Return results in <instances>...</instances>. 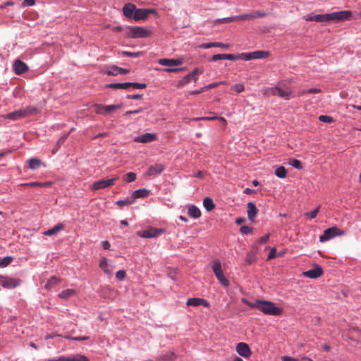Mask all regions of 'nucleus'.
Returning <instances> with one entry per match:
<instances>
[{
  "instance_id": "f257e3e1",
  "label": "nucleus",
  "mask_w": 361,
  "mask_h": 361,
  "mask_svg": "<svg viewBox=\"0 0 361 361\" xmlns=\"http://www.w3.org/2000/svg\"><path fill=\"white\" fill-rule=\"evenodd\" d=\"M352 16V13L349 11H343L334 12L331 13L314 15V20L316 22H338L348 20Z\"/></svg>"
},
{
  "instance_id": "f03ea898",
  "label": "nucleus",
  "mask_w": 361,
  "mask_h": 361,
  "mask_svg": "<svg viewBox=\"0 0 361 361\" xmlns=\"http://www.w3.org/2000/svg\"><path fill=\"white\" fill-rule=\"evenodd\" d=\"M259 310L265 314L277 316L282 313V310L276 307L274 302L261 300Z\"/></svg>"
},
{
  "instance_id": "7ed1b4c3",
  "label": "nucleus",
  "mask_w": 361,
  "mask_h": 361,
  "mask_svg": "<svg viewBox=\"0 0 361 361\" xmlns=\"http://www.w3.org/2000/svg\"><path fill=\"white\" fill-rule=\"evenodd\" d=\"M212 269H213V271H214L216 277L217 278L219 281L221 283V284L226 287L228 286L229 281L224 275L220 261L215 260L214 262Z\"/></svg>"
},
{
  "instance_id": "20e7f679",
  "label": "nucleus",
  "mask_w": 361,
  "mask_h": 361,
  "mask_svg": "<svg viewBox=\"0 0 361 361\" xmlns=\"http://www.w3.org/2000/svg\"><path fill=\"white\" fill-rule=\"evenodd\" d=\"M345 234L343 231L338 229L337 227H331L326 229L324 233L319 236V241L322 243L326 242L332 238L338 235H343Z\"/></svg>"
},
{
  "instance_id": "39448f33",
  "label": "nucleus",
  "mask_w": 361,
  "mask_h": 361,
  "mask_svg": "<svg viewBox=\"0 0 361 361\" xmlns=\"http://www.w3.org/2000/svg\"><path fill=\"white\" fill-rule=\"evenodd\" d=\"M21 283V280L16 278H12L7 276H0V285L8 289L14 288Z\"/></svg>"
},
{
  "instance_id": "423d86ee",
  "label": "nucleus",
  "mask_w": 361,
  "mask_h": 361,
  "mask_svg": "<svg viewBox=\"0 0 361 361\" xmlns=\"http://www.w3.org/2000/svg\"><path fill=\"white\" fill-rule=\"evenodd\" d=\"M122 104H113L104 106L102 104H95L94 112L97 114L108 115L111 114L114 111L121 108Z\"/></svg>"
},
{
  "instance_id": "0eeeda50",
  "label": "nucleus",
  "mask_w": 361,
  "mask_h": 361,
  "mask_svg": "<svg viewBox=\"0 0 361 361\" xmlns=\"http://www.w3.org/2000/svg\"><path fill=\"white\" fill-rule=\"evenodd\" d=\"M203 73L202 70L195 68L192 73L185 75L181 80L178 83V87H182L186 84L189 83L191 80L196 82L198 79V75Z\"/></svg>"
},
{
  "instance_id": "6e6552de",
  "label": "nucleus",
  "mask_w": 361,
  "mask_h": 361,
  "mask_svg": "<svg viewBox=\"0 0 361 361\" xmlns=\"http://www.w3.org/2000/svg\"><path fill=\"white\" fill-rule=\"evenodd\" d=\"M151 32L142 27H130L128 36L133 38L147 37Z\"/></svg>"
},
{
  "instance_id": "1a4fd4ad",
  "label": "nucleus",
  "mask_w": 361,
  "mask_h": 361,
  "mask_svg": "<svg viewBox=\"0 0 361 361\" xmlns=\"http://www.w3.org/2000/svg\"><path fill=\"white\" fill-rule=\"evenodd\" d=\"M117 180H118V176H115L112 178H109V179H106V180H99L92 184V190H97L104 189L106 188H109V187L113 185Z\"/></svg>"
},
{
  "instance_id": "9d476101",
  "label": "nucleus",
  "mask_w": 361,
  "mask_h": 361,
  "mask_svg": "<svg viewBox=\"0 0 361 361\" xmlns=\"http://www.w3.org/2000/svg\"><path fill=\"white\" fill-rule=\"evenodd\" d=\"M164 229L162 228H149L147 230L137 231V235L142 238H156L164 233Z\"/></svg>"
},
{
  "instance_id": "9b49d317",
  "label": "nucleus",
  "mask_w": 361,
  "mask_h": 361,
  "mask_svg": "<svg viewBox=\"0 0 361 361\" xmlns=\"http://www.w3.org/2000/svg\"><path fill=\"white\" fill-rule=\"evenodd\" d=\"M269 91L271 94L278 95L279 97L286 100H289L291 97H293L292 92L289 89L283 90L280 86H276L275 87L271 88Z\"/></svg>"
},
{
  "instance_id": "f8f14e48",
  "label": "nucleus",
  "mask_w": 361,
  "mask_h": 361,
  "mask_svg": "<svg viewBox=\"0 0 361 361\" xmlns=\"http://www.w3.org/2000/svg\"><path fill=\"white\" fill-rule=\"evenodd\" d=\"M266 16V13L259 11H255L249 13L238 16V20H251Z\"/></svg>"
},
{
  "instance_id": "ddd939ff",
  "label": "nucleus",
  "mask_w": 361,
  "mask_h": 361,
  "mask_svg": "<svg viewBox=\"0 0 361 361\" xmlns=\"http://www.w3.org/2000/svg\"><path fill=\"white\" fill-rule=\"evenodd\" d=\"M152 13H154V11L152 9L136 8L135 12L133 16V18L135 21L145 20L148 17V16Z\"/></svg>"
},
{
  "instance_id": "4468645a",
  "label": "nucleus",
  "mask_w": 361,
  "mask_h": 361,
  "mask_svg": "<svg viewBox=\"0 0 361 361\" xmlns=\"http://www.w3.org/2000/svg\"><path fill=\"white\" fill-rule=\"evenodd\" d=\"M157 139L156 134L147 133L145 134L137 136L134 138V141L140 143H148Z\"/></svg>"
},
{
  "instance_id": "2eb2a0df",
  "label": "nucleus",
  "mask_w": 361,
  "mask_h": 361,
  "mask_svg": "<svg viewBox=\"0 0 361 361\" xmlns=\"http://www.w3.org/2000/svg\"><path fill=\"white\" fill-rule=\"evenodd\" d=\"M236 351L244 357H250L252 353L249 345L245 343H239L236 346Z\"/></svg>"
},
{
  "instance_id": "dca6fc26",
  "label": "nucleus",
  "mask_w": 361,
  "mask_h": 361,
  "mask_svg": "<svg viewBox=\"0 0 361 361\" xmlns=\"http://www.w3.org/2000/svg\"><path fill=\"white\" fill-rule=\"evenodd\" d=\"M28 70V66L22 61L16 59L13 63V71L16 75H21Z\"/></svg>"
},
{
  "instance_id": "f3484780",
  "label": "nucleus",
  "mask_w": 361,
  "mask_h": 361,
  "mask_svg": "<svg viewBox=\"0 0 361 361\" xmlns=\"http://www.w3.org/2000/svg\"><path fill=\"white\" fill-rule=\"evenodd\" d=\"M247 218L250 221H253L255 217L257 216L259 210L257 208L255 204L252 202L247 204Z\"/></svg>"
},
{
  "instance_id": "a211bd4d",
  "label": "nucleus",
  "mask_w": 361,
  "mask_h": 361,
  "mask_svg": "<svg viewBox=\"0 0 361 361\" xmlns=\"http://www.w3.org/2000/svg\"><path fill=\"white\" fill-rule=\"evenodd\" d=\"M165 169V166L161 164H155L149 167L147 175L154 176L160 174Z\"/></svg>"
},
{
  "instance_id": "6ab92c4d",
  "label": "nucleus",
  "mask_w": 361,
  "mask_h": 361,
  "mask_svg": "<svg viewBox=\"0 0 361 361\" xmlns=\"http://www.w3.org/2000/svg\"><path fill=\"white\" fill-rule=\"evenodd\" d=\"M323 274L322 269L319 266H316L314 269L303 272V275L310 279H317Z\"/></svg>"
},
{
  "instance_id": "aec40b11",
  "label": "nucleus",
  "mask_w": 361,
  "mask_h": 361,
  "mask_svg": "<svg viewBox=\"0 0 361 361\" xmlns=\"http://www.w3.org/2000/svg\"><path fill=\"white\" fill-rule=\"evenodd\" d=\"M186 305L188 306H199V305H203L204 307H209V302L202 298H189L187 300Z\"/></svg>"
},
{
  "instance_id": "412c9836",
  "label": "nucleus",
  "mask_w": 361,
  "mask_h": 361,
  "mask_svg": "<svg viewBox=\"0 0 361 361\" xmlns=\"http://www.w3.org/2000/svg\"><path fill=\"white\" fill-rule=\"evenodd\" d=\"M200 47L202 49H209L212 47H220L223 49H228L231 47V44H224L222 42H209V43H204L200 45Z\"/></svg>"
},
{
  "instance_id": "4be33fe9",
  "label": "nucleus",
  "mask_w": 361,
  "mask_h": 361,
  "mask_svg": "<svg viewBox=\"0 0 361 361\" xmlns=\"http://www.w3.org/2000/svg\"><path fill=\"white\" fill-rule=\"evenodd\" d=\"M136 10V7L133 4H126L123 8V12L126 17L128 18H133Z\"/></svg>"
},
{
  "instance_id": "5701e85b",
  "label": "nucleus",
  "mask_w": 361,
  "mask_h": 361,
  "mask_svg": "<svg viewBox=\"0 0 361 361\" xmlns=\"http://www.w3.org/2000/svg\"><path fill=\"white\" fill-rule=\"evenodd\" d=\"M99 267L105 274H111L114 267L109 264L107 259L104 257L99 262Z\"/></svg>"
},
{
  "instance_id": "b1692460",
  "label": "nucleus",
  "mask_w": 361,
  "mask_h": 361,
  "mask_svg": "<svg viewBox=\"0 0 361 361\" xmlns=\"http://www.w3.org/2000/svg\"><path fill=\"white\" fill-rule=\"evenodd\" d=\"M181 59H159V63L162 66H178L182 63Z\"/></svg>"
},
{
  "instance_id": "393cba45",
  "label": "nucleus",
  "mask_w": 361,
  "mask_h": 361,
  "mask_svg": "<svg viewBox=\"0 0 361 361\" xmlns=\"http://www.w3.org/2000/svg\"><path fill=\"white\" fill-rule=\"evenodd\" d=\"M64 228V225L63 224H58L54 226L52 228L49 229L44 232V235H56L59 231H62Z\"/></svg>"
},
{
  "instance_id": "a878e982",
  "label": "nucleus",
  "mask_w": 361,
  "mask_h": 361,
  "mask_svg": "<svg viewBox=\"0 0 361 361\" xmlns=\"http://www.w3.org/2000/svg\"><path fill=\"white\" fill-rule=\"evenodd\" d=\"M149 194V191L147 189H138L133 192L132 199L134 201L137 198L147 197Z\"/></svg>"
},
{
  "instance_id": "bb28decb",
  "label": "nucleus",
  "mask_w": 361,
  "mask_h": 361,
  "mask_svg": "<svg viewBox=\"0 0 361 361\" xmlns=\"http://www.w3.org/2000/svg\"><path fill=\"white\" fill-rule=\"evenodd\" d=\"M21 110L25 118L37 114L39 112V110L36 107L31 106H26L25 108L21 109Z\"/></svg>"
},
{
  "instance_id": "cd10ccee",
  "label": "nucleus",
  "mask_w": 361,
  "mask_h": 361,
  "mask_svg": "<svg viewBox=\"0 0 361 361\" xmlns=\"http://www.w3.org/2000/svg\"><path fill=\"white\" fill-rule=\"evenodd\" d=\"M51 183L50 182H31L20 185L22 187H39L43 188L46 186H50Z\"/></svg>"
},
{
  "instance_id": "c85d7f7f",
  "label": "nucleus",
  "mask_w": 361,
  "mask_h": 361,
  "mask_svg": "<svg viewBox=\"0 0 361 361\" xmlns=\"http://www.w3.org/2000/svg\"><path fill=\"white\" fill-rule=\"evenodd\" d=\"M6 117L11 120H18L25 118L21 109L8 114Z\"/></svg>"
},
{
  "instance_id": "c756f323",
  "label": "nucleus",
  "mask_w": 361,
  "mask_h": 361,
  "mask_svg": "<svg viewBox=\"0 0 361 361\" xmlns=\"http://www.w3.org/2000/svg\"><path fill=\"white\" fill-rule=\"evenodd\" d=\"M188 214L190 216L195 218V219H197V218L200 217V216H201L200 210L199 209V208H197L195 205H192V206L189 207Z\"/></svg>"
},
{
  "instance_id": "7c9ffc66",
  "label": "nucleus",
  "mask_w": 361,
  "mask_h": 361,
  "mask_svg": "<svg viewBox=\"0 0 361 361\" xmlns=\"http://www.w3.org/2000/svg\"><path fill=\"white\" fill-rule=\"evenodd\" d=\"M61 281L60 279L52 276L50 278V279L47 281V283L45 284L44 287L46 289L49 290L54 287L56 285L59 284Z\"/></svg>"
},
{
  "instance_id": "2f4dec72",
  "label": "nucleus",
  "mask_w": 361,
  "mask_h": 361,
  "mask_svg": "<svg viewBox=\"0 0 361 361\" xmlns=\"http://www.w3.org/2000/svg\"><path fill=\"white\" fill-rule=\"evenodd\" d=\"M28 163H29V168L31 170H35V169L39 168V166L42 164V161H40V159H39L37 158H32V159H29Z\"/></svg>"
},
{
  "instance_id": "473e14b6",
  "label": "nucleus",
  "mask_w": 361,
  "mask_h": 361,
  "mask_svg": "<svg viewBox=\"0 0 361 361\" xmlns=\"http://www.w3.org/2000/svg\"><path fill=\"white\" fill-rule=\"evenodd\" d=\"M106 87L111 89H128L130 87V85L129 82L110 83L107 85Z\"/></svg>"
},
{
  "instance_id": "72a5a7b5",
  "label": "nucleus",
  "mask_w": 361,
  "mask_h": 361,
  "mask_svg": "<svg viewBox=\"0 0 361 361\" xmlns=\"http://www.w3.org/2000/svg\"><path fill=\"white\" fill-rule=\"evenodd\" d=\"M76 291L75 289H66L63 290L59 295V297L63 299H68L74 295H75Z\"/></svg>"
},
{
  "instance_id": "f704fd0d",
  "label": "nucleus",
  "mask_w": 361,
  "mask_h": 361,
  "mask_svg": "<svg viewBox=\"0 0 361 361\" xmlns=\"http://www.w3.org/2000/svg\"><path fill=\"white\" fill-rule=\"evenodd\" d=\"M203 205L208 212L212 211L215 207L214 202L210 197H205L204 199Z\"/></svg>"
},
{
  "instance_id": "c9c22d12",
  "label": "nucleus",
  "mask_w": 361,
  "mask_h": 361,
  "mask_svg": "<svg viewBox=\"0 0 361 361\" xmlns=\"http://www.w3.org/2000/svg\"><path fill=\"white\" fill-rule=\"evenodd\" d=\"M241 302L243 303H244L245 305H248L249 307H250L252 308H256V309L259 310L261 300H257L255 302H250L246 298H242L241 299Z\"/></svg>"
},
{
  "instance_id": "e433bc0d",
  "label": "nucleus",
  "mask_w": 361,
  "mask_h": 361,
  "mask_svg": "<svg viewBox=\"0 0 361 361\" xmlns=\"http://www.w3.org/2000/svg\"><path fill=\"white\" fill-rule=\"evenodd\" d=\"M275 175L280 178H285L287 176V171L285 167L279 166L275 171Z\"/></svg>"
},
{
  "instance_id": "4c0bfd02",
  "label": "nucleus",
  "mask_w": 361,
  "mask_h": 361,
  "mask_svg": "<svg viewBox=\"0 0 361 361\" xmlns=\"http://www.w3.org/2000/svg\"><path fill=\"white\" fill-rule=\"evenodd\" d=\"M252 59H264L269 56V53L268 51H256L252 52Z\"/></svg>"
},
{
  "instance_id": "58836bf2",
  "label": "nucleus",
  "mask_w": 361,
  "mask_h": 361,
  "mask_svg": "<svg viewBox=\"0 0 361 361\" xmlns=\"http://www.w3.org/2000/svg\"><path fill=\"white\" fill-rule=\"evenodd\" d=\"M69 361H90L89 359L84 355H75L70 356Z\"/></svg>"
},
{
  "instance_id": "ea45409f",
  "label": "nucleus",
  "mask_w": 361,
  "mask_h": 361,
  "mask_svg": "<svg viewBox=\"0 0 361 361\" xmlns=\"http://www.w3.org/2000/svg\"><path fill=\"white\" fill-rule=\"evenodd\" d=\"M238 20V16H233V17H228V18H224L221 19H219L217 21L219 23H229L234 21Z\"/></svg>"
},
{
  "instance_id": "a19ab883",
  "label": "nucleus",
  "mask_w": 361,
  "mask_h": 361,
  "mask_svg": "<svg viewBox=\"0 0 361 361\" xmlns=\"http://www.w3.org/2000/svg\"><path fill=\"white\" fill-rule=\"evenodd\" d=\"M136 179V174L133 172H129L126 173L124 177L123 180L126 181L127 183H130L134 181Z\"/></svg>"
},
{
  "instance_id": "79ce46f5",
  "label": "nucleus",
  "mask_w": 361,
  "mask_h": 361,
  "mask_svg": "<svg viewBox=\"0 0 361 361\" xmlns=\"http://www.w3.org/2000/svg\"><path fill=\"white\" fill-rule=\"evenodd\" d=\"M13 261V258L11 257H6L0 260V267H6L9 264H11Z\"/></svg>"
},
{
  "instance_id": "37998d69",
  "label": "nucleus",
  "mask_w": 361,
  "mask_h": 361,
  "mask_svg": "<svg viewBox=\"0 0 361 361\" xmlns=\"http://www.w3.org/2000/svg\"><path fill=\"white\" fill-rule=\"evenodd\" d=\"M240 231L242 234H250L253 231V228L248 226H243L240 227Z\"/></svg>"
},
{
  "instance_id": "c03bdc74",
  "label": "nucleus",
  "mask_w": 361,
  "mask_h": 361,
  "mask_svg": "<svg viewBox=\"0 0 361 361\" xmlns=\"http://www.w3.org/2000/svg\"><path fill=\"white\" fill-rule=\"evenodd\" d=\"M231 90L237 93H240L245 90V86L243 84H236L233 85Z\"/></svg>"
},
{
  "instance_id": "a18cd8bd",
  "label": "nucleus",
  "mask_w": 361,
  "mask_h": 361,
  "mask_svg": "<svg viewBox=\"0 0 361 361\" xmlns=\"http://www.w3.org/2000/svg\"><path fill=\"white\" fill-rule=\"evenodd\" d=\"M319 120L321 122L331 123L334 121V118L331 116H326V115H321L319 116Z\"/></svg>"
},
{
  "instance_id": "49530a36",
  "label": "nucleus",
  "mask_w": 361,
  "mask_h": 361,
  "mask_svg": "<svg viewBox=\"0 0 361 361\" xmlns=\"http://www.w3.org/2000/svg\"><path fill=\"white\" fill-rule=\"evenodd\" d=\"M133 202V200L131 198H128L126 200H118L117 202V204L120 207L124 206V205H128Z\"/></svg>"
},
{
  "instance_id": "de8ad7c7",
  "label": "nucleus",
  "mask_w": 361,
  "mask_h": 361,
  "mask_svg": "<svg viewBox=\"0 0 361 361\" xmlns=\"http://www.w3.org/2000/svg\"><path fill=\"white\" fill-rule=\"evenodd\" d=\"M111 69L117 71L118 74H121V75H126V74L129 73V72H130V71L128 69H124L122 68H119L116 66H112Z\"/></svg>"
},
{
  "instance_id": "09e8293b",
  "label": "nucleus",
  "mask_w": 361,
  "mask_h": 361,
  "mask_svg": "<svg viewBox=\"0 0 361 361\" xmlns=\"http://www.w3.org/2000/svg\"><path fill=\"white\" fill-rule=\"evenodd\" d=\"M245 261L247 264H251L254 262H255V254H253L252 252L247 253Z\"/></svg>"
},
{
  "instance_id": "8fccbe9b",
  "label": "nucleus",
  "mask_w": 361,
  "mask_h": 361,
  "mask_svg": "<svg viewBox=\"0 0 361 361\" xmlns=\"http://www.w3.org/2000/svg\"><path fill=\"white\" fill-rule=\"evenodd\" d=\"M239 59H241L245 61L252 60V59H253L252 52L242 53V54H239Z\"/></svg>"
},
{
  "instance_id": "3c124183",
  "label": "nucleus",
  "mask_w": 361,
  "mask_h": 361,
  "mask_svg": "<svg viewBox=\"0 0 361 361\" xmlns=\"http://www.w3.org/2000/svg\"><path fill=\"white\" fill-rule=\"evenodd\" d=\"M221 84H226V82L225 81H221L219 82H214V83H211V84H209L207 86H204L203 87V89L206 90H209V89H212V88H214V87H218L219 85H221Z\"/></svg>"
},
{
  "instance_id": "603ef678",
  "label": "nucleus",
  "mask_w": 361,
  "mask_h": 361,
  "mask_svg": "<svg viewBox=\"0 0 361 361\" xmlns=\"http://www.w3.org/2000/svg\"><path fill=\"white\" fill-rule=\"evenodd\" d=\"M121 54L123 56L138 57L141 54L140 52L122 51Z\"/></svg>"
},
{
  "instance_id": "864d4df0",
  "label": "nucleus",
  "mask_w": 361,
  "mask_h": 361,
  "mask_svg": "<svg viewBox=\"0 0 361 361\" xmlns=\"http://www.w3.org/2000/svg\"><path fill=\"white\" fill-rule=\"evenodd\" d=\"M130 87L135 89H144L147 87L145 83H138V82H129Z\"/></svg>"
},
{
  "instance_id": "5fc2aeb1",
  "label": "nucleus",
  "mask_w": 361,
  "mask_h": 361,
  "mask_svg": "<svg viewBox=\"0 0 361 361\" xmlns=\"http://www.w3.org/2000/svg\"><path fill=\"white\" fill-rule=\"evenodd\" d=\"M64 338H67V339L77 341H82L87 340L89 338V337H87V336L71 337V336H65Z\"/></svg>"
},
{
  "instance_id": "6e6d98bb",
  "label": "nucleus",
  "mask_w": 361,
  "mask_h": 361,
  "mask_svg": "<svg viewBox=\"0 0 361 361\" xmlns=\"http://www.w3.org/2000/svg\"><path fill=\"white\" fill-rule=\"evenodd\" d=\"M290 165L293 166L294 168L299 169V170L302 169L301 161L298 159H293L291 161Z\"/></svg>"
},
{
  "instance_id": "4d7b16f0",
  "label": "nucleus",
  "mask_w": 361,
  "mask_h": 361,
  "mask_svg": "<svg viewBox=\"0 0 361 361\" xmlns=\"http://www.w3.org/2000/svg\"><path fill=\"white\" fill-rule=\"evenodd\" d=\"M224 59L233 61V60L239 59V54L234 55V54H224Z\"/></svg>"
},
{
  "instance_id": "13d9d810",
  "label": "nucleus",
  "mask_w": 361,
  "mask_h": 361,
  "mask_svg": "<svg viewBox=\"0 0 361 361\" xmlns=\"http://www.w3.org/2000/svg\"><path fill=\"white\" fill-rule=\"evenodd\" d=\"M126 276V271L123 270H119L116 273V277L120 281L123 280Z\"/></svg>"
},
{
  "instance_id": "bf43d9fd",
  "label": "nucleus",
  "mask_w": 361,
  "mask_h": 361,
  "mask_svg": "<svg viewBox=\"0 0 361 361\" xmlns=\"http://www.w3.org/2000/svg\"><path fill=\"white\" fill-rule=\"evenodd\" d=\"M69 133H70L65 134L59 138V140L56 142V145L58 146V147H59L61 145H62L66 140L69 135Z\"/></svg>"
},
{
  "instance_id": "052dcab7",
  "label": "nucleus",
  "mask_w": 361,
  "mask_h": 361,
  "mask_svg": "<svg viewBox=\"0 0 361 361\" xmlns=\"http://www.w3.org/2000/svg\"><path fill=\"white\" fill-rule=\"evenodd\" d=\"M320 92V90L319 89H317V88H312V89H309L307 91H302L301 92L300 94H305V93H307V94H315V93H319Z\"/></svg>"
},
{
  "instance_id": "680f3d73",
  "label": "nucleus",
  "mask_w": 361,
  "mask_h": 361,
  "mask_svg": "<svg viewBox=\"0 0 361 361\" xmlns=\"http://www.w3.org/2000/svg\"><path fill=\"white\" fill-rule=\"evenodd\" d=\"M276 248L273 247L271 250V251L268 255L267 259H271L274 258L276 257Z\"/></svg>"
},
{
  "instance_id": "e2e57ef3",
  "label": "nucleus",
  "mask_w": 361,
  "mask_h": 361,
  "mask_svg": "<svg viewBox=\"0 0 361 361\" xmlns=\"http://www.w3.org/2000/svg\"><path fill=\"white\" fill-rule=\"evenodd\" d=\"M222 59H224V54H215V55L212 56V61H216L218 60H222Z\"/></svg>"
},
{
  "instance_id": "0e129e2a",
  "label": "nucleus",
  "mask_w": 361,
  "mask_h": 361,
  "mask_svg": "<svg viewBox=\"0 0 361 361\" xmlns=\"http://www.w3.org/2000/svg\"><path fill=\"white\" fill-rule=\"evenodd\" d=\"M35 3V0H24L23 1V6H33Z\"/></svg>"
},
{
  "instance_id": "69168bd1",
  "label": "nucleus",
  "mask_w": 361,
  "mask_h": 361,
  "mask_svg": "<svg viewBox=\"0 0 361 361\" xmlns=\"http://www.w3.org/2000/svg\"><path fill=\"white\" fill-rule=\"evenodd\" d=\"M106 73L108 75H117L118 71L114 69H111V66L106 71Z\"/></svg>"
},
{
  "instance_id": "338daca9",
  "label": "nucleus",
  "mask_w": 361,
  "mask_h": 361,
  "mask_svg": "<svg viewBox=\"0 0 361 361\" xmlns=\"http://www.w3.org/2000/svg\"><path fill=\"white\" fill-rule=\"evenodd\" d=\"M281 360H282V361H298V360L296 359V358H294V357H289V356H286V355L283 356L281 357Z\"/></svg>"
},
{
  "instance_id": "774afa93",
  "label": "nucleus",
  "mask_w": 361,
  "mask_h": 361,
  "mask_svg": "<svg viewBox=\"0 0 361 361\" xmlns=\"http://www.w3.org/2000/svg\"><path fill=\"white\" fill-rule=\"evenodd\" d=\"M269 234L265 235L259 238V243L262 244L265 243L269 240Z\"/></svg>"
}]
</instances>
